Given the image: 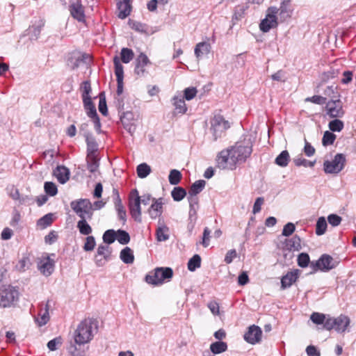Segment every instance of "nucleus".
Wrapping results in <instances>:
<instances>
[{
    "instance_id": "1",
    "label": "nucleus",
    "mask_w": 356,
    "mask_h": 356,
    "mask_svg": "<svg viewBox=\"0 0 356 356\" xmlns=\"http://www.w3.org/2000/svg\"><path fill=\"white\" fill-rule=\"evenodd\" d=\"M95 321L92 318H87L82 321L78 325L74 332V340L76 343L81 345L88 343L93 337V325L95 329L97 326L95 325Z\"/></svg>"
},
{
    "instance_id": "2",
    "label": "nucleus",
    "mask_w": 356,
    "mask_h": 356,
    "mask_svg": "<svg viewBox=\"0 0 356 356\" xmlns=\"http://www.w3.org/2000/svg\"><path fill=\"white\" fill-rule=\"evenodd\" d=\"M70 207L81 219H92L94 209L88 199L74 200L71 202Z\"/></svg>"
},
{
    "instance_id": "3",
    "label": "nucleus",
    "mask_w": 356,
    "mask_h": 356,
    "mask_svg": "<svg viewBox=\"0 0 356 356\" xmlns=\"http://www.w3.org/2000/svg\"><path fill=\"white\" fill-rule=\"evenodd\" d=\"M19 298L18 290L12 286L0 288V307H10L17 305Z\"/></svg>"
},
{
    "instance_id": "4",
    "label": "nucleus",
    "mask_w": 356,
    "mask_h": 356,
    "mask_svg": "<svg viewBox=\"0 0 356 356\" xmlns=\"http://www.w3.org/2000/svg\"><path fill=\"white\" fill-rule=\"evenodd\" d=\"M172 275L173 271L170 268H156L154 272L146 275L145 281L148 284L159 285L163 284L165 280L170 279Z\"/></svg>"
},
{
    "instance_id": "5",
    "label": "nucleus",
    "mask_w": 356,
    "mask_h": 356,
    "mask_svg": "<svg viewBox=\"0 0 356 356\" xmlns=\"http://www.w3.org/2000/svg\"><path fill=\"white\" fill-rule=\"evenodd\" d=\"M211 131L213 135L214 141L222 136V133L229 128V122L225 120L224 118L217 114L211 120Z\"/></svg>"
},
{
    "instance_id": "6",
    "label": "nucleus",
    "mask_w": 356,
    "mask_h": 356,
    "mask_svg": "<svg viewBox=\"0 0 356 356\" xmlns=\"http://www.w3.org/2000/svg\"><path fill=\"white\" fill-rule=\"evenodd\" d=\"M129 209L131 217L137 222H140L141 219V208H140V196L136 189L131 191L129 195Z\"/></svg>"
},
{
    "instance_id": "7",
    "label": "nucleus",
    "mask_w": 356,
    "mask_h": 356,
    "mask_svg": "<svg viewBox=\"0 0 356 356\" xmlns=\"http://www.w3.org/2000/svg\"><path fill=\"white\" fill-rule=\"evenodd\" d=\"M232 157L236 160V163L238 162H245L250 156L252 149L250 143L243 145L241 143H236V145L230 148Z\"/></svg>"
},
{
    "instance_id": "8",
    "label": "nucleus",
    "mask_w": 356,
    "mask_h": 356,
    "mask_svg": "<svg viewBox=\"0 0 356 356\" xmlns=\"http://www.w3.org/2000/svg\"><path fill=\"white\" fill-rule=\"evenodd\" d=\"M345 163V156L343 154H337L332 161H324V171L328 174H337L343 169Z\"/></svg>"
},
{
    "instance_id": "9",
    "label": "nucleus",
    "mask_w": 356,
    "mask_h": 356,
    "mask_svg": "<svg viewBox=\"0 0 356 356\" xmlns=\"http://www.w3.org/2000/svg\"><path fill=\"white\" fill-rule=\"evenodd\" d=\"M277 13L278 10L276 7H270L268 9L266 18L261 20L259 24L260 29L263 32H268L271 29L275 28L277 26Z\"/></svg>"
},
{
    "instance_id": "10",
    "label": "nucleus",
    "mask_w": 356,
    "mask_h": 356,
    "mask_svg": "<svg viewBox=\"0 0 356 356\" xmlns=\"http://www.w3.org/2000/svg\"><path fill=\"white\" fill-rule=\"evenodd\" d=\"M232 155L230 149L221 151L217 158V166L220 169H234L236 162Z\"/></svg>"
},
{
    "instance_id": "11",
    "label": "nucleus",
    "mask_w": 356,
    "mask_h": 356,
    "mask_svg": "<svg viewBox=\"0 0 356 356\" xmlns=\"http://www.w3.org/2000/svg\"><path fill=\"white\" fill-rule=\"evenodd\" d=\"M150 65L151 62L148 57L144 53L140 54L135 61V74L138 77L145 76L148 73L147 67Z\"/></svg>"
},
{
    "instance_id": "12",
    "label": "nucleus",
    "mask_w": 356,
    "mask_h": 356,
    "mask_svg": "<svg viewBox=\"0 0 356 356\" xmlns=\"http://www.w3.org/2000/svg\"><path fill=\"white\" fill-rule=\"evenodd\" d=\"M339 264V261L337 259H334L331 256L325 254L316 262L314 267L322 271H328L336 268Z\"/></svg>"
},
{
    "instance_id": "13",
    "label": "nucleus",
    "mask_w": 356,
    "mask_h": 356,
    "mask_svg": "<svg viewBox=\"0 0 356 356\" xmlns=\"http://www.w3.org/2000/svg\"><path fill=\"white\" fill-rule=\"evenodd\" d=\"M327 113L331 118H341L344 111L340 100H332L326 104Z\"/></svg>"
},
{
    "instance_id": "14",
    "label": "nucleus",
    "mask_w": 356,
    "mask_h": 356,
    "mask_svg": "<svg viewBox=\"0 0 356 356\" xmlns=\"http://www.w3.org/2000/svg\"><path fill=\"white\" fill-rule=\"evenodd\" d=\"M262 331L257 325H251L244 334V339L249 343L254 344L261 340Z\"/></svg>"
},
{
    "instance_id": "15",
    "label": "nucleus",
    "mask_w": 356,
    "mask_h": 356,
    "mask_svg": "<svg viewBox=\"0 0 356 356\" xmlns=\"http://www.w3.org/2000/svg\"><path fill=\"white\" fill-rule=\"evenodd\" d=\"M164 204L163 198L159 197L158 199L153 198L150 207L148 209L149 216L152 219H156L157 217L161 216L163 213V205Z\"/></svg>"
},
{
    "instance_id": "16",
    "label": "nucleus",
    "mask_w": 356,
    "mask_h": 356,
    "mask_svg": "<svg viewBox=\"0 0 356 356\" xmlns=\"http://www.w3.org/2000/svg\"><path fill=\"white\" fill-rule=\"evenodd\" d=\"M299 277V270L298 269L288 272L281 279V288L285 289L290 287Z\"/></svg>"
},
{
    "instance_id": "17",
    "label": "nucleus",
    "mask_w": 356,
    "mask_h": 356,
    "mask_svg": "<svg viewBox=\"0 0 356 356\" xmlns=\"http://www.w3.org/2000/svg\"><path fill=\"white\" fill-rule=\"evenodd\" d=\"M277 15L282 22L290 18L292 14L290 0H283L281 3L280 7L277 8Z\"/></svg>"
},
{
    "instance_id": "18",
    "label": "nucleus",
    "mask_w": 356,
    "mask_h": 356,
    "mask_svg": "<svg viewBox=\"0 0 356 356\" xmlns=\"http://www.w3.org/2000/svg\"><path fill=\"white\" fill-rule=\"evenodd\" d=\"M70 10L72 16L79 22L84 21L85 15L83 7L79 2L74 3L70 6Z\"/></svg>"
},
{
    "instance_id": "19",
    "label": "nucleus",
    "mask_w": 356,
    "mask_h": 356,
    "mask_svg": "<svg viewBox=\"0 0 356 356\" xmlns=\"http://www.w3.org/2000/svg\"><path fill=\"white\" fill-rule=\"evenodd\" d=\"M54 176L60 184H65L70 178V171L64 165L58 166L54 171Z\"/></svg>"
},
{
    "instance_id": "20",
    "label": "nucleus",
    "mask_w": 356,
    "mask_h": 356,
    "mask_svg": "<svg viewBox=\"0 0 356 356\" xmlns=\"http://www.w3.org/2000/svg\"><path fill=\"white\" fill-rule=\"evenodd\" d=\"M117 5L119 10V18L124 19L129 15L131 8L130 0H119Z\"/></svg>"
},
{
    "instance_id": "21",
    "label": "nucleus",
    "mask_w": 356,
    "mask_h": 356,
    "mask_svg": "<svg viewBox=\"0 0 356 356\" xmlns=\"http://www.w3.org/2000/svg\"><path fill=\"white\" fill-rule=\"evenodd\" d=\"M88 156H92L98 149V145L92 134H86Z\"/></svg>"
},
{
    "instance_id": "22",
    "label": "nucleus",
    "mask_w": 356,
    "mask_h": 356,
    "mask_svg": "<svg viewBox=\"0 0 356 356\" xmlns=\"http://www.w3.org/2000/svg\"><path fill=\"white\" fill-rule=\"evenodd\" d=\"M335 321V330L339 332H344L350 324V318L342 314L336 318Z\"/></svg>"
},
{
    "instance_id": "23",
    "label": "nucleus",
    "mask_w": 356,
    "mask_h": 356,
    "mask_svg": "<svg viewBox=\"0 0 356 356\" xmlns=\"http://www.w3.org/2000/svg\"><path fill=\"white\" fill-rule=\"evenodd\" d=\"M156 240L159 242L166 241L169 239V228L164 224L158 227L156 230Z\"/></svg>"
},
{
    "instance_id": "24",
    "label": "nucleus",
    "mask_w": 356,
    "mask_h": 356,
    "mask_svg": "<svg viewBox=\"0 0 356 356\" xmlns=\"http://www.w3.org/2000/svg\"><path fill=\"white\" fill-rule=\"evenodd\" d=\"M120 257V259L124 264H133L134 261V256L133 254V251L129 247H126L121 250Z\"/></svg>"
},
{
    "instance_id": "25",
    "label": "nucleus",
    "mask_w": 356,
    "mask_h": 356,
    "mask_svg": "<svg viewBox=\"0 0 356 356\" xmlns=\"http://www.w3.org/2000/svg\"><path fill=\"white\" fill-rule=\"evenodd\" d=\"M210 44L202 42L198 43L195 48V54L197 58L202 57L204 54H207L210 51Z\"/></svg>"
},
{
    "instance_id": "26",
    "label": "nucleus",
    "mask_w": 356,
    "mask_h": 356,
    "mask_svg": "<svg viewBox=\"0 0 356 356\" xmlns=\"http://www.w3.org/2000/svg\"><path fill=\"white\" fill-rule=\"evenodd\" d=\"M173 104L176 113L184 114L186 112L187 107L184 98L175 97L173 98Z\"/></svg>"
},
{
    "instance_id": "27",
    "label": "nucleus",
    "mask_w": 356,
    "mask_h": 356,
    "mask_svg": "<svg viewBox=\"0 0 356 356\" xmlns=\"http://www.w3.org/2000/svg\"><path fill=\"white\" fill-rule=\"evenodd\" d=\"M227 350V343L222 341L213 342L210 345V350L211 351L212 353L215 355L224 353Z\"/></svg>"
},
{
    "instance_id": "28",
    "label": "nucleus",
    "mask_w": 356,
    "mask_h": 356,
    "mask_svg": "<svg viewBox=\"0 0 356 356\" xmlns=\"http://www.w3.org/2000/svg\"><path fill=\"white\" fill-rule=\"evenodd\" d=\"M54 261L49 257L40 266V270L45 276L50 275L54 271Z\"/></svg>"
},
{
    "instance_id": "29",
    "label": "nucleus",
    "mask_w": 356,
    "mask_h": 356,
    "mask_svg": "<svg viewBox=\"0 0 356 356\" xmlns=\"http://www.w3.org/2000/svg\"><path fill=\"white\" fill-rule=\"evenodd\" d=\"M43 26L44 24L40 21L38 24H33L29 27L28 34L30 35L31 40H37L38 38Z\"/></svg>"
},
{
    "instance_id": "30",
    "label": "nucleus",
    "mask_w": 356,
    "mask_h": 356,
    "mask_svg": "<svg viewBox=\"0 0 356 356\" xmlns=\"http://www.w3.org/2000/svg\"><path fill=\"white\" fill-rule=\"evenodd\" d=\"M49 302H47L44 306V308L41 309L38 314L40 318L37 319V321L40 326L44 325L49 320Z\"/></svg>"
},
{
    "instance_id": "31",
    "label": "nucleus",
    "mask_w": 356,
    "mask_h": 356,
    "mask_svg": "<svg viewBox=\"0 0 356 356\" xmlns=\"http://www.w3.org/2000/svg\"><path fill=\"white\" fill-rule=\"evenodd\" d=\"M289 161L290 156L288 151L284 150L276 157L275 163L280 167H286Z\"/></svg>"
},
{
    "instance_id": "32",
    "label": "nucleus",
    "mask_w": 356,
    "mask_h": 356,
    "mask_svg": "<svg viewBox=\"0 0 356 356\" xmlns=\"http://www.w3.org/2000/svg\"><path fill=\"white\" fill-rule=\"evenodd\" d=\"M88 219H81L77 222V228L79 232L83 235L88 236L92 232V227L87 222Z\"/></svg>"
},
{
    "instance_id": "33",
    "label": "nucleus",
    "mask_w": 356,
    "mask_h": 356,
    "mask_svg": "<svg viewBox=\"0 0 356 356\" xmlns=\"http://www.w3.org/2000/svg\"><path fill=\"white\" fill-rule=\"evenodd\" d=\"M188 200L190 206L189 214L190 216L196 214V211L199 207V199L195 195L188 193Z\"/></svg>"
},
{
    "instance_id": "34",
    "label": "nucleus",
    "mask_w": 356,
    "mask_h": 356,
    "mask_svg": "<svg viewBox=\"0 0 356 356\" xmlns=\"http://www.w3.org/2000/svg\"><path fill=\"white\" fill-rule=\"evenodd\" d=\"M113 63L115 67V74L117 80H123L124 78V70L123 66L120 63V58L115 56L113 58Z\"/></svg>"
},
{
    "instance_id": "35",
    "label": "nucleus",
    "mask_w": 356,
    "mask_h": 356,
    "mask_svg": "<svg viewBox=\"0 0 356 356\" xmlns=\"http://www.w3.org/2000/svg\"><path fill=\"white\" fill-rule=\"evenodd\" d=\"M206 182L204 180H197L195 181L188 190V193L197 195L205 187Z\"/></svg>"
},
{
    "instance_id": "36",
    "label": "nucleus",
    "mask_w": 356,
    "mask_h": 356,
    "mask_svg": "<svg viewBox=\"0 0 356 356\" xmlns=\"http://www.w3.org/2000/svg\"><path fill=\"white\" fill-rule=\"evenodd\" d=\"M186 190L180 186L175 187L171 191V195L173 200L176 202L182 200L186 195Z\"/></svg>"
},
{
    "instance_id": "37",
    "label": "nucleus",
    "mask_w": 356,
    "mask_h": 356,
    "mask_svg": "<svg viewBox=\"0 0 356 356\" xmlns=\"http://www.w3.org/2000/svg\"><path fill=\"white\" fill-rule=\"evenodd\" d=\"M111 249L108 245H99L97 250V255L102 256L106 261H108L111 258Z\"/></svg>"
},
{
    "instance_id": "38",
    "label": "nucleus",
    "mask_w": 356,
    "mask_h": 356,
    "mask_svg": "<svg viewBox=\"0 0 356 356\" xmlns=\"http://www.w3.org/2000/svg\"><path fill=\"white\" fill-rule=\"evenodd\" d=\"M286 246L290 250H299L301 248L300 238L295 235L291 239L286 241Z\"/></svg>"
},
{
    "instance_id": "39",
    "label": "nucleus",
    "mask_w": 356,
    "mask_h": 356,
    "mask_svg": "<svg viewBox=\"0 0 356 356\" xmlns=\"http://www.w3.org/2000/svg\"><path fill=\"white\" fill-rule=\"evenodd\" d=\"M120 56L122 62L129 63L134 58V54L132 49L124 47L121 49Z\"/></svg>"
},
{
    "instance_id": "40",
    "label": "nucleus",
    "mask_w": 356,
    "mask_h": 356,
    "mask_svg": "<svg viewBox=\"0 0 356 356\" xmlns=\"http://www.w3.org/2000/svg\"><path fill=\"white\" fill-rule=\"evenodd\" d=\"M9 196L14 200H17L20 204H24L28 199V196L21 197L19 190L14 186L9 189Z\"/></svg>"
},
{
    "instance_id": "41",
    "label": "nucleus",
    "mask_w": 356,
    "mask_h": 356,
    "mask_svg": "<svg viewBox=\"0 0 356 356\" xmlns=\"http://www.w3.org/2000/svg\"><path fill=\"white\" fill-rule=\"evenodd\" d=\"M137 174L140 178L147 177L151 172V168L147 163H143L137 166Z\"/></svg>"
},
{
    "instance_id": "42",
    "label": "nucleus",
    "mask_w": 356,
    "mask_h": 356,
    "mask_svg": "<svg viewBox=\"0 0 356 356\" xmlns=\"http://www.w3.org/2000/svg\"><path fill=\"white\" fill-rule=\"evenodd\" d=\"M201 266V257L199 254H195L188 262V269L190 271H195Z\"/></svg>"
},
{
    "instance_id": "43",
    "label": "nucleus",
    "mask_w": 356,
    "mask_h": 356,
    "mask_svg": "<svg viewBox=\"0 0 356 356\" xmlns=\"http://www.w3.org/2000/svg\"><path fill=\"white\" fill-rule=\"evenodd\" d=\"M181 177V173L179 170L173 169L170 172L168 181L170 184L177 185L180 182Z\"/></svg>"
},
{
    "instance_id": "44",
    "label": "nucleus",
    "mask_w": 356,
    "mask_h": 356,
    "mask_svg": "<svg viewBox=\"0 0 356 356\" xmlns=\"http://www.w3.org/2000/svg\"><path fill=\"white\" fill-rule=\"evenodd\" d=\"M327 226L325 218L324 217H320L316 222V234L318 236L323 235L326 231Z\"/></svg>"
},
{
    "instance_id": "45",
    "label": "nucleus",
    "mask_w": 356,
    "mask_h": 356,
    "mask_svg": "<svg viewBox=\"0 0 356 356\" xmlns=\"http://www.w3.org/2000/svg\"><path fill=\"white\" fill-rule=\"evenodd\" d=\"M116 240L122 245H126L130 241V236L127 232L122 230V229H118L116 232Z\"/></svg>"
},
{
    "instance_id": "46",
    "label": "nucleus",
    "mask_w": 356,
    "mask_h": 356,
    "mask_svg": "<svg viewBox=\"0 0 356 356\" xmlns=\"http://www.w3.org/2000/svg\"><path fill=\"white\" fill-rule=\"evenodd\" d=\"M116 232L114 229L106 230L102 236L104 243L109 245L116 240Z\"/></svg>"
},
{
    "instance_id": "47",
    "label": "nucleus",
    "mask_w": 356,
    "mask_h": 356,
    "mask_svg": "<svg viewBox=\"0 0 356 356\" xmlns=\"http://www.w3.org/2000/svg\"><path fill=\"white\" fill-rule=\"evenodd\" d=\"M129 24L130 27L139 33H146L147 31V26L145 24H143L139 22L129 20Z\"/></svg>"
},
{
    "instance_id": "48",
    "label": "nucleus",
    "mask_w": 356,
    "mask_h": 356,
    "mask_svg": "<svg viewBox=\"0 0 356 356\" xmlns=\"http://www.w3.org/2000/svg\"><path fill=\"white\" fill-rule=\"evenodd\" d=\"M99 111L104 116L108 114L107 105L106 102L105 94L104 92L99 93Z\"/></svg>"
},
{
    "instance_id": "49",
    "label": "nucleus",
    "mask_w": 356,
    "mask_h": 356,
    "mask_svg": "<svg viewBox=\"0 0 356 356\" xmlns=\"http://www.w3.org/2000/svg\"><path fill=\"white\" fill-rule=\"evenodd\" d=\"M53 216L52 213H47L44 215L43 217L40 218L38 221V225L42 227V228H45L49 226L53 222Z\"/></svg>"
},
{
    "instance_id": "50",
    "label": "nucleus",
    "mask_w": 356,
    "mask_h": 356,
    "mask_svg": "<svg viewBox=\"0 0 356 356\" xmlns=\"http://www.w3.org/2000/svg\"><path fill=\"white\" fill-rule=\"evenodd\" d=\"M328 127L332 131L339 132L343 129L344 124L341 120L334 119L329 122Z\"/></svg>"
},
{
    "instance_id": "51",
    "label": "nucleus",
    "mask_w": 356,
    "mask_h": 356,
    "mask_svg": "<svg viewBox=\"0 0 356 356\" xmlns=\"http://www.w3.org/2000/svg\"><path fill=\"white\" fill-rule=\"evenodd\" d=\"M336 139V135L333 133L326 131H325L323 139H322V143L324 146H327L332 145Z\"/></svg>"
},
{
    "instance_id": "52",
    "label": "nucleus",
    "mask_w": 356,
    "mask_h": 356,
    "mask_svg": "<svg viewBox=\"0 0 356 356\" xmlns=\"http://www.w3.org/2000/svg\"><path fill=\"white\" fill-rule=\"evenodd\" d=\"M293 163H295V165L296 166H305V167H314L315 163H316V161H308L304 158H302V156H298V157H296L295 159H293Z\"/></svg>"
},
{
    "instance_id": "53",
    "label": "nucleus",
    "mask_w": 356,
    "mask_h": 356,
    "mask_svg": "<svg viewBox=\"0 0 356 356\" xmlns=\"http://www.w3.org/2000/svg\"><path fill=\"white\" fill-rule=\"evenodd\" d=\"M96 245L95 237L93 236H88L86 238V242L83 247V250L86 252L92 251Z\"/></svg>"
},
{
    "instance_id": "54",
    "label": "nucleus",
    "mask_w": 356,
    "mask_h": 356,
    "mask_svg": "<svg viewBox=\"0 0 356 356\" xmlns=\"http://www.w3.org/2000/svg\"><path fill=\"white\" fill-rule=\"evenodd\" d=\"M31 261L29 257H23L16 265V268L19 271H25L29 268Z\"/></svg>"
},
{
    "instance_id": "55",
    "label": "nucleus",
    "mask_w": 356,
    "mask_h": 356,
    "mask_svg": "<svg viewBox=\"0 0 356 356\" xmlns=\"http://www.w3.org/2000/svg\"><path fill=\"white\" fill-rule=\"evenodd\" d=\"M309 256L307 253H300L298 257V264L301 268L307 267L309 264Z\"/></svg>"
},
{
    "instance_id": "56",
    "label": "nucleus",
    "mask_w": 356,
    "mask_h": 356,
    "mask_svg": "<svg viewBox=\"0 0 356 356\" xmlns=\"http://www.w3.org/2000/svg\"><path fill=\"white\" fill-rule=\"evenodd\" d=\"M247 8L248 6L243 5H238L236 6L234 8V13L233 16L234 19L236 20L241 19L243 17Z\"/></svg>"
},
{
    "instance_id": "57",
    "label": "nucleus",
    "mask_w": 356,
    "mask_h": 356,
    "mask_svg": "<svg viewBox=\"0 0 356 356\" xmlns=\"http://www.w3.org/2000/svg\"><path fill=\"white\" fill-rule=\"evenodd\" d=\"M44 188L45 192L51 196H54L57 194V192H58L57 187H56V184H54L53 182H50V181L45 182Z\"/></svg>"
},
{
    "instance_id": "58",
    "label": "nucleus",
    "mask_w": 356,
    "mask_h": 356,
    "mask_svg": "<svg viewBox=\"0 0 356 356\" xmlns=\"http://www.w3.org/2000/svg\"><path fill=\"white\" fill-rule=\"evenodd\" d=\"M310 319L316 325H321L325 320V316L323 314L314 312L312 314Z\"/></svg>"
},
{
    "instance_id": "59",
    "label": "nucleus",
    "mask_w": 356,
    "mask_h": 356,
    "mask_svg": "<svg viewBox=\"0 0 356 356\" xmlns=\"http://www.w3.org/2000/svg\"><path fill=\"white\" fill-rule=\"evenodd\" d=\"M197 92V89L194 87L186 88L184 90V97L183 98L188 101H190L195 97Z\"/></svg>"
},
{
    "instance_id": "60",
    "label": "nucleus",
    "mask_w": 356,
    "mask_h": 356,
    "mask_svg": "<svg viewBox=\"0 0 356 356\" xmlns=\"http://www.w3.org/2000/svg\"><path fill=\"white\" fill-rule=\"evenodd\" d=\"M81 89L82 90V97H90V94L92 91V88L89 81H83Z\"/></svg>"
},
{
    "instance_id": "61",
    "label": "nucleus",
    "mask_w": 356,
    "mask_h": 356,
    "mask_svg": "<svg viewBox=\"0 0 356 356\" xmlns=\"http://www.w3.org/2000/svg\"><path fill=\"white\" fill-rule=\"evenodd\" d=\"M326 98L320 95H314L311 97L306 98V102H311L312 103L323 105L326 103Z\"/></svg>"
},
{
    "instance_id": "62",
    "label": "nucleus",
    "mask_w": 356,
    "mask_h": 356,
    "mask_svg": "<svg viewBox=\"0 0 356 356\" xmlns=\"http://www.w3.org/2000/svg\"><path fill=\"white\" fill-rule=\"evenodd\" d=\"M295 229V225L292 222H288L284 226L282 234L284 236H289L294 232Z\"/></svg>"
},
{
    "instance_id": "63",
    "label": "nucleus",
    "mask_w": 356,
    "mask_h": 356,
    "mask_svg": "<svg viewBox=\"0 0 356 356\" xmlns=\"http://www.w3.org/2000/svg\"><path fill=\"white\" fill-rule=\"evenodd\" d=\"M341 220L342 218L337 214H330L327 216L328 222L334 227L338 226L341 223Z\"/></svg>"
},
{
    "instance_id": "64",
    "label": "nucleus",
    "mask_w": 356,
    "mask_h": 356,
    "mask_svg": "<svg viewBox=\"0 0 356 356\" xmlns=\"http://www.w3.org/2000/svg\"><path fill=\"white\" fill-rule=\"evenodd\" d=\"M207 307L213 315L218 316L220 314L219 304L216 301L209 302L207 304Z\"/></svg>"
}]
</instances>
